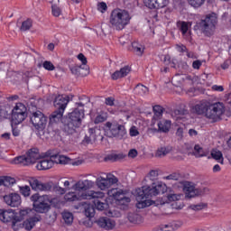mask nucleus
<instances>
[{"mask_svg":"<svg viewBox=\"0 0 231 231\" xmlns=\"http://www.w3.org/2000/svg\"><path fill=\"white\" fill-rule=\"evenodd\" d=\"M167 192V185L162 181L152 183L151 186H143L135 189L136 194V208H145L154 205V200L151 199Z\"/></svg>","mask_w":231,"mask_h":231,"instance_id":"f257e3e1","label":"nucleus"},{"mask_svg":"<svg viewBox=\"0 0 231 231\" xmlns=\"http://www.w3.org/2000/svg\"><path fill=\"white\" fill-rule=\"evenodd\" d=\"M82 199H93V204L97 210H106L108 207L106 193L102 191L89 190L82 192L81 194L75 191H69L64 195V201H66V203L82 201Z\"/></svg>","mask_w":231,"mask_h":231,"instance_id":"f03ea898","label":"nucleus"},{"mask_svg":"<svg viewBox=\"0 0 231 231\" xmlns=\"http://www.w3.org/2000/svg\"><path fill=\"white\" fill-rule=\"evenodd\" d=\"M193 112L212 120V122H219L221 116L225 115V105L221 102L212 104L202 101L193 106Z\"/></svg>","mask_w":231,"mask_h":231,"instance_id":"7ed1b4c3","label":"nucleus"},{"mask_svg":"<svg viewBox=\"0 0 231 231\" xmlns=\"http://www.w3.org/2000/svg\"><path fill=\"white\" fill-rule=\"evenodd\" d=\"M84 116H86L84 109L74 108L69 113L64 120L63 129L65 133H67V134L77 133V130L82 125Z\"/></svg>","mask_w":231,"mask_h":231,"instance_id":"20e7f679","label":"nucleus"},{"mask_svg":"<svg viewBox=\"0 0 231 231\" xmlns=\"http://www.w3.org/2000/svg\"><path fill=\"white\" fill-rule=\"evenodd\" d=\"M109 23L115 30L122 32L131 23V15L125 10L114 9L110 14Z\"/></svg>","mask_w":231,"mask_h":231,"instance_id":"39448f33","label":"nucleus"},{"mask_svg":"<svg viewBox=\"0 0 231 231\" xmlns=\"http://www.w3.org/2000/svg\"><path fill=\"white\" fill-rule=\"evenodd\" d=\"M105 133L108 138H116V140H124V138L127 136V129H125V126L116 121L113 123L106 122L105 124Z\"/></svg>","mask_w":231,"mask_h":231,"instance_id":"423d86ee","label":"nucleus"},{"mask_svg":"<svg viewBox=\"0 0 231 231\" xmlns=\"http://www.w3.org/2000/svg\"><path fill=\"white\" fill-rule=\"evenodd\" d=\"M37 160H41V152L38 148H31L26 152V155H20L13 160L14 165H21V167H26L35 163Z\"/></svg>","mask_w":231,"mask_h":231,"instance_id":"0eeeda50","label":"nucleus"},{"mask_svg":"<svg viewBox=\"0 0 231 231\" xmlns=\"http://www.w3.org/2000/svg\"><path fill=\"white\" fill-rule=\"evenodd\" d=\"M217 23V17H216V14H207L205 19H202L196 23L195 30H199L202 33L210 37V35H212V30L216 28Z\"/></svg>","mask_w":231,"mask_h":231,"instance_id":"6e6552de","label":"nucleus"},{"mask_svg":"<svg viewBox=\"0 0 231 231\" xmlns=\"http://www.w3.org/2000/svg\"><path fill=\"white\" fill-rule=\"evenodd\" d=\"M28 108H26V106L23 103H16L14 107L12 110V121L16 125H19V124H23L24 120H26V117L28 116Z\"/></svg>","mask_w":231,"mask_h":231,"instance_id":"1a4fd4ad","label":"nucleus"},{"mask_svg":"<svg viewBox=\"0 0 231 231\" xmlns=\"http://www.w3.org/2000/svg\"><path fill=\"white\" fill-rule=\"evenodd\" d=\"M31 122L33 127L41 133V131H44L46 129V124H48V117L42 114L41 111L33 112L31 116Z\"/></svg>","mask_w":231,"mask_h":231,"instance_id":"9d476101","label":"nucleus"},{"mask_svg":"<svg viewBox=\"0 0 231 231\" xmlns=\"http://www.w3.org/2000/svg\"><path fill=\"white\" fill-rule=\"evenodd\" d=\"M105 176L106 177L99 176L96 180V185L100 190H107L112 185L118 183V178H116V176L111 173L105 174Z\"/></svg>","mask_w":231,"mask_h":231,"instance_id":"9b49d317","label":"nucleus"},{"mask_svg":"<svg viewBox=\"0 0 231 231\" xmlns=\"http://www.w3.org/2000/svg\"><path fill=\"white\" fill-rule=\"evenodd\" d=\"M108 198H112L115 201H118L120 205H127L131 203V198L125 197V192L120 188H113L107 191Z\"/></svg>","mask_w":231,"mask_h":231,"instance_id":"f8f14e48","label":"nucleus"},{"mask_svg":"<svg viewBox=\"0 0 231 231\" xmlns=\"http://www.w3.org/2000/svg\"><path fill=\"white\" fill-rule=\"evenodd\" d=\"M31 201L32 203H42L43 205H53V207H59V199L57 198H50L48 195H42L39 193H35L31 196Z\"/></svg>","mask_w":231,"mask_h":231,"instance_id":"ddd939ff","label":"nucleus"},{"mask_svg":"<svg viewBox=\"0 0 231 231\" xmlns=\"http://www.w3.org/2000/svg\"><path fill=\"white\" fill-rule=\"evenodd\" d=\"M0 220L3 221V223H11L14 230L17 231V229L15 228V225H17V221L19 219L16 218L15 210L5 209L3 211H0Z\"/></svg>","mask_w":231,"mask_h":231,"instance_id":"4468645a","label":"nucleus"},{"mask_svg":"<svg viewBox=\"0 0 231 231\" xmlns=\"http://www.w3.org/2000/svg\"><path fill=\"white\" fill-rule=\"evenodd\" d=\"M46 154L51 159V162H52V167L55 163L60 165H68L69 163V158L55 152V150H49Z\"/></svg>","mask_w":231,"mask_h":231,"instance_id":"2eb2a0df","label":"nucleus"},{"mask_svg":"<svg viewBox=\"0 0 231 231\" xmlns=\"http://www.w3.org/2000/svg\"><path fill=\"white\" fill-rule=\"evenodd\" d=\"M190 26H192V23L189 22L185 21H178L177 22V28L180 30L182 38L185 39V41H188L190 42L192 41V35L190 34Z\"/></svg>","mask_w":231,"mask_h":231,"instance_id":"dca6fc26","label":"nucleus"},{"mask_svg":"<svg viewBox=\"0 0 231 231\" xmlns=\"http://www.w3.org/2000/svg\"><path fill=\"white\" fill-rule=\"evenodd\" d=\"M4 201L5 204L8 205V207L16 208L23 203V200L21 199V195L18 193H9L5 196H4Z\"/></svg>","mask_w":231,"mask_h":231,"instance_id":"f3484780","label":"nucleus"},{"mask_svg":"<svg viewBox=\"0 0 231 231\" xmlns=\"http://www.w3.org/2000/svg\"><path fill=\"white\" fill-rule=\"evenodd\" d=\"M29 184L32 187V190H41L44 192L51 190V184L42 183L41 180L35 178H31L29 180Z\"/></svg>","mask_w":231,"mask_h":231,"instance_id":"a211bd4d","label":"nucleus"},{"mask_svg":"<svg viewBox=\"0 0 231 231\" xmlns=\"http://www.w3.org/2000/svg\"><path fill=\"white\" fill-rule=\"evenodd\" d=\"M183 190L185 192L186 198H196V196H201L203 194L202 189H196L194 185L190 182H186L184 184Z\"/></svg>","mask_w":231,"mask_h":231,"instance_id":"6ab92c4d","label":"nucleus"},{"mask_svg":"<svg viewBox=\"0 0 231 231\" xmlns=\"http://www.w3.org/2000/svg\"><path fill=\"white\" fill-rule=\"evenodd\" d=\"M95 187V182L89 180H79L73 186L72 189L80 192V190H89Z\"/></svg>","mask_w":231,"mask_h":231,"instance_id":"aec40b11","label":"nucleus"},{"mask_svg":"<svg viewBox=\"0 0 231 231\" xmlns=\"http://www.w3.org/2000/svg\"><path fill=\"white\" fill-rule=\"evenodd\" d=\"M69 102V99H68L67 97H64L62 95H59L54 99V107L60 111H66V107H68V104Z\"/></svg>","mask_w":231,"mask_h":231,"instance_id":"412c9836","label":"nucleus"},{"mask_svg":"<svg viewBox=\"0 0 231 231\" xmlns=\"http://www.w3.org/2000/svg\"><path fill=\"white\" fill-rule=\"evenodd\" d=\"M97 225L101 228H105V230H113L116 223L109 217H103L97 220Z\"/></svg>","mask_w":231,"mask_h":231,"instance_id":"4be33fe9","label":"nucleus"},{"mask_svg":"<svg viewBox=\"0 0 231 231\" xmlns=\"http://www.w3.org/2000/svg\"><path fill=\"white\" fill-rule=\"evenodd\" d=\"M131 73V68L129 65H126L121 68L119 70H116L114 73L111 74L112 80H118L120 79H124L127 77V74Z\"/></svg>","mask_w":231,"mask_h":231,"instance_id":"5701e85b","label":"nucleus"},{"mask_svg":"<svg viewBox=\"0 0 231 231\" xmlns=\"http://www.w3.org/2000/svg\"><path fill=\"white\" fill-rule=\"evenodd\" d=\"M53 167V161L51 159L43 158L36 164V169L38 171H48Z\"/></svg>","mask_w":231,"mask_h":231,"instance_id":"b1692460","label":"nucleus"},{"mask_svg":"<svg viewBox=\"0 0 231 231\" xmlns=\"http://www.w3.org/2000/svg\"><path fill=\"white\" fill-rule=\"evenodd\" d=\"M157 125L159 133H169V131H171L172 122L171 120L162 119L158 122Z\"/></svg>","mask_w":231,"mask_h":231,"instance_id":"393cba45","label":"nucleus"},{"mask_svg":"<svg viewBox=\"0 0 231 231\" xmlns=\"http://www.w3.org/2000/svg\"><path fill=\"white\" fill-rule=\"evenodd\" d=\"M62 116H64V111L63 110H55L51 113L50 116V124H57L58 122H60L62 119Z\"/></svg>","mask_w":231,"mask_h":231,"instance_id":"a878e982","label":"nucleus"},{"mask_svg":"<svg viewBox=\"0 0 231 231\" xmlns=\"http://www.w3.org/2000/svg\"><path fill=\"white\" fill-rule=\"evenodd\" d=\"M40 219L37 217H32L23 221V227L25 230H32L35 226L36 223H39Z\"/></svg>","mask_w":231,"mask_h":231,"instance_id":"bb28decb","label":"nucleus"},{"mask_svg":"<svg viewBox=\"0 0 231 231\" xmlns=\"http://www.w3.org/2000/svg\"><path fill=\"white\" fill-rule=\"evenodd\" d=\"M125 158V155L124 153H110L107 154L105 158V162H120V160H124Z\"/></svg>","mask_w":231,"mask_h":231,"instance_id":"cd10ccee","label":"nucleus"},{"mask_svg":"<svg viewBox=\"0 0 231 231\" xmlns=\"http://www.w3.org/2000/svg\"><path fill=\"white\" fill-rule=\"evenodd\" d=\"M33 207L36 212H40V214H44L45 212H48L50 208H51L50 204H42L41 202H33Z\"/></svg>","mask_w":231,"mask_h":231,"instance_id":"c85d7f7f","label":"nucleus"},{"mask_svg":"<svg viewBox=\"0 0 231 231\" xmlns=\"http://www.w3.org/2000/svg\"><path fill=\"white\" fill-rule=\"evenodd\" d=\"M132 48H133L134 53H136V55H139V56L143 55V50H145V48H143V45H142L140 42H132Z\"/></svg>","mask_w":231,"mask_h":231,"instance_id":"c756f323","label":"nucleus"},{"mask_svg":"<svg viewBox=\"0 0 231 231\" xmlns=\"http://www.w3.org/2000/svg\"><path fill=\"white\" fill-rule=\"evenodd\" d=\"M211 157L213 158V160H216L218 163H221V165H223L225 159L223 158V152H221V151L212 150Z\"/></svg>","mask_w":231,"mask_h":231,"instance_id":"7c9ffc66","label":"nucleus"},{"mask_svg":"<svg viewBox=\"0 0 231 231\" xmlns=\"http://www.w3.org/2000/svg\"><path fill=\"white\" fill-rule=\"evenodd\" d=\"M194 156L195 158H203L204 156H207V152H205L203 147L199 144H196L194 146Z\"/></svg>","mask_w":231,"mask_h":231,"instance_id":"2f4dec72","label":"nucleus"},{"mask_svg":"<svg viewBox=\"0 0 231 231\" xmlns=\"http://www.w3.org/2000/svg\"><path fill=\"white\" fill-rule=\"evenodd\" d=\"M30 212H32V209H22L18 213H16V223H21L24 217H27L29 216Z\"/></svg>","mask_w":231,"mask_h":231,"instance_id":"473e14b6","label":"nucleus"},{"mask_svg":"<svg viewBox=\"0 0 231 231\" xmlns=\"http://www.w3.org/2000/svg\"><path fill=\"white\" fill-rule=\"evenodd\" d=\"M61 216L66 225H71V223H73V213L69 211H63Z\"/></svg>","mask_w":231,"mask_h":231,"instance_id":"72a5a7b5","label":"nucleus"},{"mask_svg":"<svg viewBox=\"0 0 231 231\" xmlns=\"http://www.w3.org/2000/svg\"><path fill=\"white\" fill-rule=\"evenodd\" d=\"M85 216L87 217H95V206L87 204L85 206Z\"/></svg>","mask_w":231,"mask_h":231,"instance_id":"f704fd0d","label":"nucleus"},{"mask_svg":"<svg viewBox=\"0 0 231 231\" xmlns=\"http://www.w3.org/2000/svg\"><path fill=\"white\" fill-rule=\"evenodd\" d=\"M97 127L88 129L89 136L85 137L87 143H89L91 142V140H93L94 142H95V140H97Z\"/></svg>","mask_w":231,"mask_h":231,"instance_id":"c9c22d12","label":"nucleus"},{"mask_svg":"<svg viewBox=\"0 0 231 231\" xmlns=\"http://www.w3.org/2000/svg\"><path fill=\"white\" fill-rule=\"evenodd\" d=\"M32 26H33V21L31 18H28L27 20H25L22 23V26H21L20 30L22 32H28V30H30V28H32Z\"/></svg>","mask_w":231,"mask_h":231,"instance_id":"e433bc0d","label":"nucleus"},{"mask_svg":"<svg viewBox=\"0 0 231 231\" xmlns=\"http://www.w3.org/2000/svg\"><path fill=\"white\" fill-rule=\"evenodd\" d=\"M171 152L169 148L167 147H161L159 148L156 152H155V157L156 158H163L164 156H167Z\"/></svg>","mask_w":231,"mask_h":231,"instance_id":"4c0bfd02","label":"nucleus"},{"mask_svg":"<svg viewBox=\"0 0 231 231\" xmlns=\"http://www.w3.org/2000/svg\"><path fill=\"white\" fill-rule=\"evenodd\" d=\"M189 5L195 9L201 8L205 5V0H188Z\"/></svg>","mask_w":231,"mask_h":231,"instance_id":"58836bf2","label":"nucleus"},{"mask_svg":"<svg viewBox=\"0 0 231 231\" xmlns=\"http://www.w3.org/2000/svg\"><path fill=\"white\" fill-rule=\"evenodd\" d=\"M19 191L22 194V196H23L24 198H29L32 189H30V186H20L19 187Z\"/></svg>","mask_w":231,"mask_h":231,"instance_id":"ea45409f","label":"nucleus"},{"mask_svg":"<svg viewBox=\"0 0 231 231\" xmlns=\"http://www.w3.org/2000/svg\"><path fill=\"white\" fill-rule=\"evenodd\" d=\"M135 91L141 96L147 95L149 93V88L142 84L135 87Z\"/></svg>","mask_w":231,"mask_h":231,"instance_id":"a19ab883","label":"nucleus"},{"mask_svg":"<svg viewBox=\"0 0 231 231\" xmlns=\"http://www.w3.org/2000/svg\"><path fill=\"white\" fill-rule=\"evenodd\" d=\"M0 182L3 183L5 187H10V185H14L15 183V179L12 177H4Z\"/></svg>","mask_w":231,"mask_h":231,"instance_id":"79ce46f5","label":"nucleus"},{"mask_svg":"<svg viewBox=\"0 0 231 231\" xmlns=\"http://www.w3.org/2000/svg\"><path fill=\"white\" fill-rule=\"evenodd\" d=\"M175 136L179 142H181L185 138V129L183 127H179L176 130Z\"/></svg>","mask_w":231,"mask_h":231,"instance_id":"37998d69","label":"nucleus"},{"mask_svg":"<svg viewBox=\"0 0 231 231\" xmlns=\"http://www.w3.org/2000/svg\"><path fill=\"white\" fill-rule=\"evenodd\" d=\"M189 111L184 108H179L173 111V114L175 115V116H177V118H183V116H185V115H187Z\"/></svg>","mask_w":231,"mask_h":231,"instance_id":"c03bdc74","label":"nucleus"},{"mask_svg":"<svg viewBox=\"0 0 231 231\" xmlns=\"http://www.w3.org/2000/svg\"><path fill=\"white\" fill-rule=\"evenodd\" d=\"M153 113H154V116H157L158 118H160V116L163 115V106L160 105H155L153 106Z\"/></svg>","mask_w":231,"mask_h":231,"instance_id":"a18cd8bd","label":"nucleus"},{"mask_svg":"<svg viewBox=\"0 0 231 231\" xmlns=\"http://www.w3.org/2000/svg\"><path fill=\"white\" fill-rule=\"evenodd\" d=\"M106 120H107V114H100L96 116L94 123L102 124L103 122H106Z\"/></svg>","mask_w":231,"mask_h":231,"instance_id":"49530a36","label":"nucleus"},{"mask_svg":"<svg viewBox=\"0 0 231 231\" xmlns=\"http://www.w3.org/2000/svg\"><path fill=\"white\" fill-rule=\"evenodd\" d=\"M42 66L44 69H46L47 71H54L55 69V65H53V63H51V61H49V60H45L42 63Z\"/></svg>","mask_w":231,"mask_h":231,"instance_id":"de8ad7c7","label":"nucleus"},{"mask_svg":"<svg viewBox=\"0 0 231 231\" xmlns=\"http://www.w3.org/2000/svg\"><path fill=\"white\" fill-rule=\"evenodd\" d=\"M181 178V175L178 172H173L166 177H163V180H172L173 181H178Z\"/></svg>","mask_w":231,"mask_h":231,"instance_id":"09e8293b","label":"nucleus"},{"mask_svg":"<svg viewBox=\"0 0 231 231\" xmlns=\"http://www.w3.org/2000/svg\"><path fill=\"white\" fill-rule=\"evenodd\" d=\"M169 5V0H155V8H165Z\"/></svg>","mask_w":231,"mask_h":231,"instance_id":"8fccbe9b","label":"nucleus"},{"mask_svg":"<svg viewBox=\"0 0 231 231\" xmlns=\"http://www.w3.org/2000/svg\"><path fill=\"white\" fill-rule=\"evenodd\" d=\"M51 12L54 17H60V15L62 14V10L57 5L51 6Z\"/></svg>","mask_w":231,"mask_h":231,"instance_id":"3c124183","label":"nucleus"},{"mask_svg":"<svg viewBox=\"0 0 231 231\" xmlns=\"http://www.w3.org/2000/svg\"><path fill=\"white\" fill-rule=\"evenodd\" d=\"M175 49L179 53H187V51L189 50L187 49V46L182 43L176 44Z\"/></svg>","mask_w":231,"mask_h":231,"instance_id":"603ef678","label":"nucleus"},{"mask_svg":"<svg viewBox=\"0 0 231 231\" xmlns=\"http://www.w3.org/2000/svg\"><path fill=\"white\" fill-rule=\"evenodd\" d=\"M97 10L98 12H101V14H106V12H107V4L105 2L98 3Z\"/></svg>","mask_w":231,"mask_h":231,"instance_id":"864d4df0","label":"nucleus"},{"mask_svg":"<svg viewBox=\"0 0 231 231\" xmlns=\"http://www.w3.org/2000/svg\"><path fill=\"white\" fill-rule=\"evenodd\" d=\"M143 4L151 10H152V8H156V0H143Z\"/></svg>","mask_w":231,"mask_h":231,"instance_id":"5fc2aeb1","label":"nucleus"},{"mask_svg":"<svg viewBox=\"0 0 231 231\" xmlns=\"http://www.w3.org/2000/svg\"><path fill=\"white\" fill-rule=\"evenodd\" d=\"M205 207H207V205H205L204 203H199V204H192L189 206V208H191V210H203V208H205Z\"/></svg>","mask_w":231,"mask_h":231,"instance_id":"6e6d98bb","label":"nucleus"},{"mask_svg":"<svg viewBox=\"0 0 231 231\" xmlns=\"http://www.w3.org/2000/svg\"><path fill=\"white\" fill-rule=\"evenodd\" d=\"M148 178L154 181V180H156L158 178V171L156 170H152L149 173H148Z\"/></svg>","mask_w":231,"mask_h":231,"instance_id":"4d7b16f0","label":"nucleus"},{"mask_svg":"<svg viewBox=\"0 0 231 231\" xmlns=\"http://www.w3.org/2000/svg\"><path fill=\"white\" fill-rule=\"evenodd\" d=\"M54 191H55L56 194L63 195V194H66L67 189L65 188L60 187V186H56L54 188Z\"/></svg>","mask_w":231,"mask_h":231,"instance_id":"13d9d810","label":"nucleus"},{"mask_svg":"<svg viewBox=\"0 0 231 231\" xmlns=\"http://www.w3.org/2000/svg\"><path fill=\"white\" fill-rule=\"evenodd\" d=\"M61 183L63 184V187L66 190H70L71 188L70 185H71V182L68 180H66L65 178L61 179Z\"/></svg>","mask_w":231,"mask_h":231,"instance_id":"bf43d9fd","label":"nucleus"},{"mask_svg":"<svg viewBox=\"0 0 231 231\" xmlns=\"http://www.w3.org/2000/svg\"><path fill=\"white\" fill-rule=\"evenodd\" d=\"M106 106H110V107H113L115 106V97H109L105 99Z\"/></svg>","mask_w":231,"mask_h":231,"instance_id":"052dcab7","label":"nucleus"},{"mask_svg":"<svg viewBox=\"0 0 231 231\" xmlns=\"http://www.w3.org/2000/svg\"><path fill=\"white\" fill-rule=\"evenodd\" d=\"M201 66H203V62H201V60H196L192 62L193 69H199V68H201Z\"/></svg>","mask_w":231,"mask_h":231,"instance_id":"680f3d73","label":"nucleus"},{"mask_svg":"<svg viewBox=\"0 0 231 231\" xmlns=\"http://www.w3.org/2000/svg\"><path fill=\"white\" fill-rule=\"evenodd\" d=\"M180 198H181V195H178V194L168 195V200L170 201H178Z\"/></svg>","mask_w":231,"mask_h":231,"instance_id":"e2e57ef3","label":"nucleus"},{"mask_svg":"<svg viewBox=\"0 0 231 231\" xmlns=\"http://www.w3.org/2000/svg\"><path fill=\"white\" fill-rule=\"evenodd\" d=\"M129 134L130 136H138V134H140V132H138V129H136V126H132L130 128Z\"/></svg>","mask_w":231,"mask_h":231,"instance_id":"0e129e2a","label":"nucleus"},{"mask_svg":"<svg viewBox=\"0 0 231 231\" xmlns=\"http://www.w3.org/2000/svg\"><path fill=\"white\" fill-rule=\"evenodd\" d=\"M78 59L79 60L81 61V63L83 64V66H86L88 64V59L86 58V56H84L82 53H79L78 55Z\"/></svg>","mask_w":231,"mask_h":231,"instance_id":"69168bd1","label":"nucleus"},{"mask_svg":"<svg viewBox=\"0 0 231 231\" xmlns=\"http://www.w3.org/2000/svg\"><path fill=\"white\" fill-rule=\"evenodd\" d=\"M80 69H82L81 67H72L70 69V71H71L72 75H79L80 74Z\"/></svg>","mask_w":231,"mask_h":231,"instance_id":"338daca9","label":"nucleus"},{"mask_svg":"<svg viewBox=\"0 0 231 231\" xmlns=\"http://www.w3.org/2000/svg\"><path fill=\"white\" fill-rule=\"evenodd\" d=\"M128 156L129 158H136L138 156V151H136L135 149L130 150L128 152Z\"/></svg>","mask_w":231,"mask_h":231,"instance_id":"774afa93","label":"nucleus"}]
</instances>
